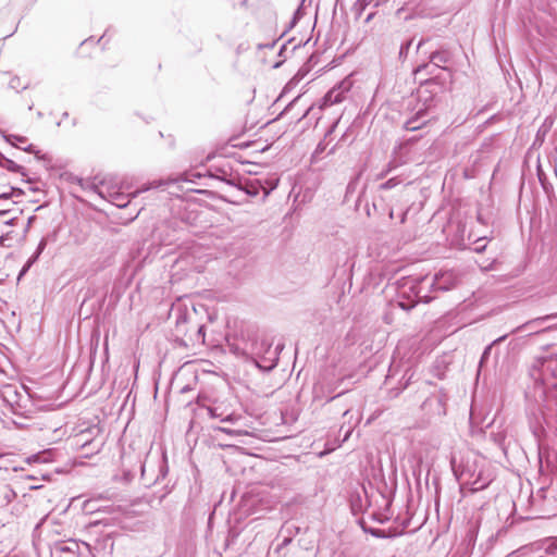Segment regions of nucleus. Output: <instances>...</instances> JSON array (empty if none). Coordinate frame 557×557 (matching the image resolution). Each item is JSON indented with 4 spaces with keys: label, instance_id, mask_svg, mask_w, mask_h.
I'll return each instance as SVG.
<instances>
[{
    "label": "nucleus",
    "instance_id": "nucleus-1",
    "mask_svg": "<svg viewBox=\"0 0 557 557\" xmlns=\"http://www.w3.org/2000/svg\"><path fill=\"white\" fill-rule=\"evenodd\" d=\"M451 470L460 482V492L466 497L468 493H476L486 488L495 479L492 463L485 457L468 451L460 462L455 455L450 457Z\"/></svg>",
    "mask_w": 557,
    "mask_h": 557
},
{
    "label": "nucleus",
    "instance_id": "nucleus-2",
    "mask_svg": "<svg viewBox=\"0 0 557 557\" xmlns=\"http://www.w3.org/2000/svg\"><path fill=\"white\" fill-rule=\"evenodd\" d=\"M228 347L233 354L250 358L259 369L270 371L276 367V359L267 360L261 358V355L271 348V344L264 341L259 343L253 330L242 331L240 338L228 342Z\"/></svg>",
    "mask_w": 557,
    "mask_h": 557
},
{
    "label": "nucleus",
    "instance_id": "nucleus-3",
    "mask_svg": "<svg viewBox=\"0 0 557 557\" xmlns=\"http://www.w3.org/2000/svg\"><path fill=\"white\" fill-rule=\"evenodd\" d=\"M457 275L454 271H443L434 275L431 286L438 290H448L457 283Z\"/></svg>",
    "mask_w": 557,
    "mask_h": 557
},
{
    "label": "nucleus",
    "instance_id": "nucleus-4",
    "mask_svg": "<svg viewBox=\"0 0 557 557\" xmlns=\"http://www.w3.org/2000/svg\"><path fill=\"white\" fill-rule=\"evenodd\" d=\"M95 432L96 433L99 432L98 428H96V426L85 430V431H82L79 434H77L75 436L76 445H79L83 448L86 446L92 445L94 448L99 450L100 446L102 445V441L100 440L99 442H97L96 438H91V440L89 438V435L94 434Z\"/></svg>",
    "mask_w": 557,
    "mask_h": 557
},
{
    "label": "nucleus",
    "instance_id": "nucleus-5",
    "mask_svg": "<svg viewBox=\"0 0 557 557\" xmlns=\"http://www.w3.org/2000/svg\"><path fill=\"white\" fill-rule=\"evenodd\" d=\"M9 143L12 144L17 149H21V150L29 152V153H34L36 156V158L39 160L50 161V158H48V156L46 153H41V151L36 149V147L33 144H27L28 141L21 140V141H17V144H15L14 141H9Z\"/></svg>",
    "mask_w": 557,
    "mask_h": 557
},
{
    "label": "nucleus",
    "instance_id": "nucleus-6",
    "mask_svg": "<svg viewBox=\"0 0 557 557\" xmlns=\"http://www.w3.org/2000/svg\"><path fill=\"white\" fill-rule=\"evenodd\" d=\"M46 245H47V240L46 238H42L40 242H39V245L37 247V250L36 252L28 259V261L26 262V264L23 267L20 275H23L30 267L32 264L38 259V257L40 256V253L44 251V249L46 248Z\"/></svg>",
    "mask_w": 557,
    "mask_h": 557
},
{
    "label": "nucleus",
    "instance_id": "nucleus-7",
    "mask_svg": "<svg viewBox=\"0 0 557 557\" xmlns=\"http://www.w3.org/2000/svg\"><path fill=\"white\" fill-rule=\"evenodd\" d=\"M16 497L15 492L9 486L3 485L0 488V503L1 504H10Z\"/></svg>",
    "mask_w": 557,
    "mask_h": 557
},
{
    "label": "nucleus",
    "instance_id": "nucleus-8",
    "mask_svg": "<svg viewBox=\"0 0 557 557\" xmlns=\"http://www.w3.org/2000/svg\"><path fill=\"white\" fill-rule=\"evenodd\" d=\"M129 196L131 195H124V194L119 193V191H114V193L110 194L111 201L116 207H120V208H124V207L127 206V203L129 202Z\"/></svg>",
    "mask_w": 557,
    "mask_h": 557
},
{
    "label": "nucleus",
    "instance_id": "nucleus-9",
    "mask_svg": "<svg viewBox=\"0 0 557 557\" xmlns=\"http://www.w3.org/2000/svg\"><path fill=\"white\" fill-rule=\"evenodd\" d=\"M177 180H174L173 182H176ZM171 181H152L151 183L147 184V185H144L141 188H139L138 190H136L135 193L132 194L133 197H136L138 194L140 193H144V191H147L149 189H153V188H158V187H161L163 185H168Z\"/></svg>",
    "mask_w": 557,
    "mask_h": 557
},
{
    "label": "nucleus",
    "instance_id": "nucleus-10",
    "mask_svg": "<svg viewBox=\"0 0 557 557\" xmlns=\"http://www.w3.org/2000/svg\"><path fill=\"white\" fill-rule=\"evenodd\" d=\"M208 413L211 418H220L222 422H233L236 420L234 414H227L223 417L222 413L218 411V408L214 407H209Z\"/></svg>",
    "mask_w": 557,
    "mask_h": 557
},
{
    "label": "nucleus",
    "instance_id": "nucleus-11",
    "mask_svg": "<svg viewBox=\"0 0 557 557\" xmlns=\"http://www.w3.org/2000/svg\"><path fill=\"white\" fill-rule=\"evenodd\" d=\"M215 431H219V432L232 435V436H243V435L248 434L247 431L239 430V429H231V428H226V426H218V428H215Z\"/></svg>",
    "mask_w": 557,
    "mask_h": 557
},
{
    "label": "nucleus",
    "instance_id": "nucleus-12",
    "mask_svg": "<svg viewBox=\"0 0 557 557\" xmlns=\"http://www.w3.org/2000/svg\"><path fill=\"white\" fill-rule=\"evenodd\" d=\"M544 549H545L546 554L556 555L557 554V536L547 539L545 542Z\"/></svg>",
    "mask_w": 557,
    "mask_h": 557
},
{
    "label": "nucleus",
    "instance_id": "nucleus-13",
    "mask_svg": "<svg viewBox=\"0 0 557 557\" xmlns=\"http://www.w3.org/2000/svg\"><path fill=\"white\" fill-rule=\"evenodd\" d=\"M325 150V146L322 144V141L319 143V145L317 146L315 150L313 151L312 153V159L313 160H319L320 159V154Z\"/></svg>",
    "mask_w": 557,
    "mask_h": 557
},
{
    "label": "nucleus",
    "instance_id": "nucleus-14",
    "mask_svg": "<svg viewBox=\"0 0 557 557\" xmlns=\"http://www.w3.org/2000/svg\"><path fill=\"white\" fill-rule=\"evenodd\" d=\"M8 169L12 172H20L22 166L11 160H8Z\"/></svg>",
    "mask_w": 557,
    "mask_h": 557
},
{
    "label": "nucleus",
    "instance_id": "nucleus-15",
    "mask_svg": "<svg viewBox=\"0 0 557 557\" xmlns=\"http://www.w3.org/2000/svg\"><path fill=\"white\" fill-rule=\"evenodd\" d=\"M555 317H557V313L556 314H548V315H545V317H542V318L534 319L530 323H540L542 321H546V320L553 319Z\"/></svg>",
    "mask_w": 557,
    "mask_h": 557
},
{
    "label": "nucleus",
    "instance_id": "nucleus-16",
    "mask_svg": "<svg viewBox=\"0 0 557 557\" xmlns=\"http://www.w3.org/2000/svg\"><path fill=\"white\" fill-rule=\"evenodd\" d=\"M190 176H193V177H200V174H190V175L185 174V175L181 178V181H184V182H194V180H193Z\"/></svg>",
    "mask_w": 557,
    "mask_h": 557
},
{
    "label": "nucleus",
    "instance_id": "nucleus-17",
    "mask_svg": "<svg viewBox=\"0 0 557 557\" xmlns=\"http://www.w3.org/2000/svg\"><path fill=\"white\" fill-rule=\"evenodd\" d=\"M395 186V182L394 180H388L387 182H385L383 185H382V188L384 189H388V188H392Z\"/></svg>",
    "mask_w": 557,
    "mask_h": 557
},
{
    "label": "nucleus",
    "instance_id": "nucleus-18",
    "mask_svg": "<svg viewBox=\"0 0 557 557\" xmlns=\"http://www.w3.org/2000/svg\"><path fill=\"white\" fill-rule=\"evenodd\" d=\"M89 188H90L92 191L97 193L98 195L102 196V193H101V190H99L98 186H96V185H94V184H92V185H89Z\"/></svg>",
    "mask_w": 557,
    "mask_h": 557
},
{
    "label": "nucleus",
    "instance_id": "nucleus-19",
    "mask_svg": "<svg viewBox=\"0 0 557 557\" xmlns=\"http://www.w3.org/2000/svg\"><path fill=\"white\" fill-rule=\"evenodd\" d=\"M485 248V245H479V242H476V246L474 247V251L481 252Z\"/></svg>",
    "mask_w": 557,
    "mask_h": 557
},
{
    "label": "nucleus",
    "instance_id": "nucleus-20",
    "mask_svg": "<svg viewBox=\"0 0 557 557\" xmlns=\"http://www.w3.org/2000/svg\"><path fill=\"white\" fill-rule=\"evenodd\" d=\"M253 141H245L242 145H234V147L246 148L249 147Z\"/></svg>",
    "mask_w": 557,
    "mask_h": 557
},
{
    "label": "nucleus",
    "instance_id": "nucleus-21",
    "mask_svg": "<svg viewBox=\"0 0 557 557\" xmlns=\"http://www.w3.org/2000/svg\"><path fill=\"white\" fill-rule=\"evenodd\" d=\"M490 350H491V345L487 346L483 352V356H482V359H481V362L484 360V358L490 354Z\"/></svg>",
    "mask_w": 557,
    "mask_h": 557
},
{
    "label": "nucleus",
    "instance_id": "nucleus-22",
    "mask_svg": "<svg viewBox=\"0 0 557 557\" xmlns=\"http://www.w3.org/2000/svg\"><path fill=\"white\" fill-rule=\"evenodd\" d=\"M351 432H352V429H351V428H350V429H348V430L345 432V435H344L343 441H347V440H348V437L350 436Z\"/></svg>",
    "mask_w": 557,
    "mask_h": 557
},
{
    "label": "nucleus",
    "instance_id": "nucleus-23",
    "mask_svg": "<svg viewBox=\"0 0 557 557\" xmlns=\"http://www.w3.org/2000/svg\"><path fill=\"white\" fill-rule=\"evenodd\" d=\"M330 98H331V94L325 96L324 103H323L324 106H326L329 102H332Z\"/></svg>",
    "mask_w": 557,
    "mask_h": 557
},
{
    "label": "nucleus",
    "instance_id": "nucleus-24",
    "mask_svg": "<svg viewBox=\"0 0 557 557\" xmlns=\"http://www.w3.org/2000/svg\"><path fill=\"white\" fill-rule=\"evenodd\" d=\"M11 392H13V389H12V387H11V386H9V387L5 389V392H4V398H5V399H7V397H8L7 395H8L9 393H11Z\"/></svg>",
    "mask_w": 557,
    "mask_h": 557
},
{
    "label": "nucleus",
    "instance_id": "nucleus-25",
    "mask_svg": "<svg viewBox=\"0 0 557 557\" xmlns=\"http://www.w3.org/2000/svg\"><path fill=\"white\" fill-rule=\"evenodd\" d=\"M504 338H505V336H502V337H499L498 339H496L494 343H496V342H500V341H503Z\"/></svg>",
    "mask_w": 557,
    "mask_h": 557
},
{
    "label": "nucleus",
    "instance_id": "nucleus-26",
    "mask_svg": "<svg viewBox=\"0 0 557 557\" xmlns=\"http://www.w3.org/2000/svg\"><path fill=\"white\" fill-rule=\"evenodd\" d=\"M407 127H408L409 129H416V128H417L416 126H410L409 124H408V126H407Z\"/></svg>",
    "mask_w": 557,
    "mask_h": 557
},
{
    "label": "nucleus",
    "instance_id": "nucleus-27",
    "mask_svg": "<svg viewBox=\"0 0 557 557\" xmlns=\"http://www.w3.org/2000/svg\"><path fill=\"white\" fill-rule=\"evenodd\" d=\"M348 414H349V410H346V411L344 412V417H346V416H348Z\"/></svg>",
    "mask_w": 557,
    "mask_h": 557
},
{
    "label": "nucleus",
    "instance_id": "nucleus-28",
    "mask_svg": "<svg viewBox=\"0 0 557 557\" xmlns=\"http://www.w3.org/2000/svg\"><path fill=\"white\" fill-rule=\"evenodd\" d=\"M79 184L84 187L83 180H78Z\"/></svg>",
    "mask_w": 557,
    "mask_h": 557
},
{
    "label": "nucleus",
    "instance_id": "nucleus-29",
    "mask_svg": "<svg viewBox=\"0 0 557 557\" xmlns=\"http://www.w3.org/2000/svg\"><path fill=\"white\" fill-rule=\"evenodd\" d=\"M5 197H7V194L0 195V198H5Z\"/></svg>",
    "mask_w": 557,
    "mask_h": 557
},
{
    "label": "nucleus",
    "instance_id": "nucleus-30",
    "mask_svg": "<svg viewBox=\"0 0 557 557\" xmlns=\"http://www.w3.org/2000/svg\"><path fill=\"white\" fill-rule=\"evenodd\" d=\"M405 215H406V213L403 214L401 222L405 221Z\"/></svg>",
    "mask_w": 557,
    "mask_h": 557
}]
</instances>
